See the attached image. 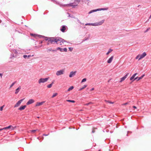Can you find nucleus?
I'll return each instance as SVG.
<instances>
[{
    "instance_id": "nucleus-1",
    "label": "nucleus",
    "mask_w": 151,
    "mask_h": 151,
    "mask_svg": "<svg viewBox=\"0 0 151 151\" xmlns=\"http://www.w3.org/2000/svg\"><path fill=\"white\" fill-rule=\"evenodd\" d=\"M54 39H55L53 40L52 38H47L46 40L50 42L51 43L54 44L56 43L57 44H59L61 45H62L64 42H65V40L63 38H58V40H57V38Z\"/></svg>"
},
{
    "instance_id": "nucleus-2",
    "label": "nucleus",
    "mask_w": 151,
    "mask_h": 151,
    "mask_svg": "<svg viewBox=\"0 0 151 151\" xmlns=\"http://www.w3.org/2000/svg\"><path fill=\"white\" fill-rule=\"evenodd\" d=\"M30 35L32 37L34 38H54V37H45L44 36L37 35L35 34H33L32 33H30ZM56 38H59L58 37H57Z\"/></svg>"
},
{
    "instance_id": "nucleus-3",
    "label": "nucleus",
    "mask_w": 151,
    "mask_h": 151,
    "mask_svg": "<svg viewBox=\"0 0 151 151\" xmlns=\"http://www.w3.org/2000/svg\"><path fill=\"white\" fill-rule=\"evenodd\" d=\"M147 55L146 52H143L142 54L138 55L135 58L136 59H138V60H139L142 58H143Z\"/></svg>"
},
{
    "instance_id": "nucleus-4",
    "label": "nucleus",
    "mask_w": 151,
    "mask_h": 151,
    "mask_svg": "<svg viewBox=\"0 0 151 151\" xmlns=\"http://www.w3.org/2000/svg\"><path fill=\"white\" fill-rule=\"evenodd\" d=\"M49 78H41L38 81V83H44L47 82Z\"/></svg>"
},
{
    "instance_id": "nucleus-5",
    "label": "nucleus",
    "mask_w": 151,
    "mask_h": 151,
    "mask_svg": "<svg viewBox=\"0 0 151 151\" xmlns=\"http://www.w3.org/2000/svg\"><path fill=\"white\" fill-rule=\"evenodd\" d=\"M64 72V69H62L60 70L57 71L56 73V75L57 76H59L63 74Z\"/></svg>"
},
{
    "instance_id": "nucleus-6",
    "label": "nucleus",
    "mask_w": 151,
    "mask_h": 151,
    "mask_svg": "<svg viewBox=\"0 0 151 151\" xmlns=\"http://www.w3.org/2000/svg\"><path fill=\"white\" fill-rule=\"evenodd\" d=\"M56 50H57H57H60V51L61 52H66L67 51V49L66 48H62L60 47H58L56 48Z\"/></svg>"
},
{
    "instance_id": "nucleus-7",
    "label": "nucleus",
    "mask_w": 151,
    "mask_h": 151,
    "mask_svg": "<svg viewBox=\"0 0 151 151\" xmlns=\"http://www.w3.org/2000/svg\"><path fill=\"white\" fill-rule=\"evenodd\" d=\"M24 98L20 99L19 101L17 103L15 104L14 106V107H17L24 100Z\"/></svg>"
},
{
    "instance_id": "nucleus-8",
    "label": "nucleus",
    "mask_w": 151,
    "mask_h": 151,
    "mask_svg": "<svg viewBox=\"0 0 151 151\" xmlns=\"http://www.w3.org/2000/svg\"><path fill=\"white\" fill-rule=\"evenodd\" d=\"M67 27L65 25H62L61 27L60 30L62 32H64L65 31Z\"/></svg>"
},
{
    "instance_id": "nucleus-9",
    "label": "nucleus",
    "mask_w": 151,
    "mask_h": 151,
    "mask_svg": "<svg viewBox=\"0 0 151 151\" xmlns=\"http://www.w3.org/2000/svg\"><path fill=\"white\" fill-rule=\"evenodd\" d=\"M16 128V126L13 127L12 125H9L8 127H4V129H10L12 130H13L14 129Z\"/></svg>"
},
{
    "instance_id": "nucleus-10",
    "label": "nucleus",
    "mask_w": 151,
    "mask_h": 151,
    "mask_svg": "<svg viewBox=\"0 0 151 151\" xmlns=\"http://www.w3.org/2000/svg\"><path fill=\"white\" fill-rule=\"evenodd\" d=\"M104 20H102L100 22H98L95 23V24H93V25H94L95 26H99L101 25L104 22Z\"/></svg>"
},
{
    "instance_id": "nucleus-11",
    "label": "nucleus",
    "mask_w": 151,
    "mask_h": 151,
    "mask_svg": "<svg viewBox=\"0 0 151 151\" xmlns=\"http://www.w3.org/2000/svg\"><path fill=\"white\" fill-rule=\"evenodd\" d=\"M47 51L48 52H49L51 51L54 52H57V50H56V49H55V50L52 49V48H47Z\"/></svg>"
},
{
    "instance_id": "nucleus-12",
    "label": "nucleus",
    "mask_w": 151,
    "mask_h": 151,
    "mask_svg": "<svg viewBox=\"0 0 151 151\" xmlns=\"http://www.w3.org/2000/svg\"><path fill=\"white\" fill-rule=\"evenodd\" d=\"M129 74L128 73H127L125 75L124 77H122L120 79V80L119 81V82L121 83L123 81H124L125 79L127 77L128 75Z\"/></svg>"
},
{
    "instance_id": "nucleus-13",
    "label": "nucleus",
    "mask_w": 151,
    "mask_h": 151,
    "mask_svg": "<svg viewBox=\"0 0 151 151\" xmlns=\"http://www.w3.org/2000/svg\"><path fill=\"white\" fill-rule=\"evenodd\" d=\"M76 71H72L70 73L69 76L70 78H71L74 76H75L76 74Z\"/></svg>"
},
{
    "instance_id": "nucleus-14",
    "label": "nucleus",
    "mask_w": 151,
    "mask_h": 151,
    "mask_svg": "<svg viewBox=\"0 0 151 151\" xmlns=\"http://www.w3.org/2000/svg\"><path fill=\"white\" fill-rule=\"evenodd\" d=\"M34 102L35 101L33 99H30L28 101L26 104L27 105H29L34 103Z\"/></svg>"
},
{
    "instance_id": "nucleus-15",
    "label": "nucleus",
    "mask_w": 151,
    "mask_h": 151,
    "mask_svg": "<svg viewBox=\"0 0 151 151\" xmlns=\"http://www.w3.org/2000/svg\"><path fill=\"white\" fill-rule=\"evenodd\" d=\"M145 75H143L139 77H137L134 79L133 81H134V80H137V81H138L140 80L141 79H142L143 78V77Z\"/></svg>"
},
{
    "instance_id": "nucleus-16",
    "label": "nucleus",
    "mask_w": 151,
    "mask_h": 151,
    "mask_svg": "<svg viewBox=\"0 0 151 151\" xmlns=\"http://www.w3.org/2000/svg\"><path fill=\"white\" fill-rule=\"evenodd\" d=\"M45 101H42L40 102H37V103L35 106H37L42 105L45 103Z\"/></svg>"
},
{
    "instance_id": "nucleus-17",
    "label": "nucleus",
    "mask_w": 151,
    "mask_h": 151,
    "mask_svg": "<svg viewBox=\"0 0 151 151\" xmlns=\"http://www.w3.org/2000/svg\"><path fill=\"white\" fill-rule=\"evenodd\" d=\"M114 56H111L107 60V63H111L112 62V60L113 59Z\"/></svg>"
},
{
    "instance_id": "nucleus-18",
    "label": "nucleus",
    "mask_w": 151,
    "mask_h": 151,
    "mask_svg": "<svg viewBox=\"0 0 151 151\" xmlns=\"http://www.w3.org/2000/svg\"><path fill=\"white\" fill-rule=\"evenodd\" d=\"M26 107V105L22 106L18 109L20 110H24L25 109Z\"/></svg>"
},
{
    "instance_id": "nucleus-19",
    "label": "nucleus",
    "mask_w": 151,
    "mask_h": 151,
    "mask_svg": "<svg viewBox=\"0 0 151 151\" xmlns=\"http://www.w3.org/2000/svg\"><path fill=\"white\" fill-rule=\"evenodd\" d=\"M21 89V87L19 86L15 90V93L17 94L20 91V90Z\"/></svg>"
},
{
    "instance_id": "nucleus-20",
    "label": "nucleus",
    "mask_w": 151,
    "mask_h": 151,
    "mask_svg": "<svg viewBox=\"0 0 151 151\" xmlns=\"http://www.w3.org/2000/svg\"><path fill=\"white\" fill-rule=\"evenodd\" d=\"M88 38H86V39L85 40H81V41H77V42H76V44H77V45H78V44H80L81 43H82L83 41H85V40H87Z\"/></svg>"
},
{
    "instance_id": "nucleus-21",
    "label": "nucleus",
    "mask_w": 151,
    "mask_h": 151,
    "mask_svg": "<svg viewBox=\"0 0 151 151\" xmlns=\"http://www.w3.org/2000/svg\"><path fill=\"white\" fill-rule=\"evenodd\" d=\"M137 74V73H135L130 78V80H132L133 79H134V78L135 76H136Z\"/></svg>"
},
{
    "instance_id": "nucleus-22",
    "label": "nucleus",
    "mask_w": 151,
    "mask_h": 151,
    "mask_svg": "<svg viewBox=\"0 0 151 151\" xmlns=\"http://www.w3.org/2000/svg\"><path fill=\"white\" fill-rule=\"evenodd\" d=\"M87 86V85H84L82 88H81L80 89H79V91H81L83 89H84Z\"/></svg>"
},
{
    "instance_id": "nucleus-23",
    "label": "nucleus",
    "mask_w": 151,
    "mask_h": 151,
    "mask_svg": "<svg viewBox=\"0 0 151 151\" xmlns=\"http://www.w3.org/2000/svg\"><path fill=\"white\" fill-rule=\"evenodd\" d=\"M98 10L97 9H96L92 10H91V11H90L89 12L88 14H91V13H92L93 12H96V11H98Z\"/></svg>"
},
{
    "instance_id": "nucleus-24",
    "label": "nucleus",
    "mask_w": 151,
    "mask_h": 151,
    "mask_svg": "<svg viewBox=\"0 0 151 151\" xmlns=\"http://www.w3.org/2000/svg\"><path fill=\"white\" fill-rule=\"evenodd\" d=\"M56 4L58 5H59L61 7L65 6L66 5H63L61 4L59 2H57Z\"/></svg>"
},
{
    "instance_id": "nucleus-25",
    "label": "nucleus",
    "mask_w": 151,
    "mask_h": 151,
    "mask_svg": "<svg viewBox=\"0 0 151 151\" xmlns=\"http://www.w3.org/2000/svg\"><path fill=\"white\" fill-rule=\"evenodd\" d=\"M108 8H100V9H97L98 11H101V10H106L108 9Z\"/></svg>"
},
{
    "instance_id": "nucleus-26",
    "label": "nucleus",
    "mask_w": 151,
    "mask_h": 151,
    "mask_svg": "<svg viewBox=\"0 0 151 151\" xmlns=\"http://www.w3.org/2000/svg\"><path fill=\"white\" fill-rule=\"evenodd\" d=\"M54 83L53 82H52L50 84H49L47 86V87L48 88H50L52 86V85H53V84Z\"/></svg>"
},
{
    "instance_id": "nucleus-27",
    "label": "nucleus",
    "mask_w": 151,
    "mask_h": 151,
    "mask_svg": "<svg viewBox=\"0 0 151 151\" xmlns=\"http://www.w3.org/2000/svg\"><path fill=\"white\" fill-rule=\"evenodd\" d=\"M95 24V23H87L86 24V25H92L93 26H95L94 25H93V24Z\"/></svg>"
},
{
    "instance_id": "nucleus-28",
    "label": "nucleus",
    "mask_w": 151,
    "mask_h": 151,
    "mask_svg": "<svg viewBox=\"0 0 151 151\" xmlns=\"http://www.w3.org/2000/svg\"><path fill=\"white\" fill-rule=\"evenodd\" d=\"M66 101L68 102H71L73 103H74L75 102V101L73 100H67Z\"/></svg>"
},
{
    "instance_id": "nucleus-29",
    "label": "nucleus",
    "mask_w": 151,
    "mask_h": 151,
    "mask_svg": "<svg viewBox=\"0 0 151 151\" xmlns=\"http://www.w3.org/2000/svg\"><path fill=\"white\" fill-rule=\"evenodd\" d=\"M112 50L111 49H109V50L108 52L106 53V54L107 55L109 54L110 52H111L112 51Z\"/></svg>"
},
{
    "instance_id": "nucleus-30",
    "label": "nucleus",
    "mask_w": 151,
    "mask_h": 151,
    "mask_svg": "<svg viewBox=\"0 0 151 151\" xmlns=\"http://www.w3.org/2000/svg\"><path fill=\"white\" fill-rule=\"evenodd\" d=\"M74 88V87L73 86H70L68 89V91H70L72 90Z\"/></svg>"
},
{
    "instance_id": "nucleus-31",
    "label": "nucleus",
    "mask_w": 151,
    "mask_h": 151,
    "mask_svg": "<svg viewBox=\"0 0 151 151\" xmlns=\"http://www.w3.org/2000/svg\"><path fill=\"white\" fill-rule=\"evenodd\" d=\"M16 81H14L13 83L12 84L10 85V88H11L16 83Z\"/></svg>"
},
{
    "instance_id": "nucleus-32",
    "label": "nucleus",
    "mask_w": 151,
    "mask_h": 151,
    "mask_svg": "<svg viewBox=\"0 0 151 151\" xmlns=\"http://www.w3.org/2000/svg\"><path fill=\"white\" fill-rule=\"evenodd\" d=\"M58 95V93H54L52 96V98H53L55 96H56Z\"/></svg>"
},
{
    "instance_id": "nucleus-33",
    "label": "nucleus",
    "mask_w": 151,
    "mask_h": 151,
    "mask_svg": "<svg viewBox=\"0 0 151 151\" xmlns=\"http://www.w3.org/2000/svg\"><path fill=\"white\" fill-rule=\"evenodd\" d=\"M150 29V27H148L147 29L145 30L144 32V33H146V32H147Z\"/></svg>"
},
{
    "instance_id": "nucleus-34",
    "label": "nucleus",
    "mask_w": 151,
    "mask_h": 151,
    "mask_svg": "<svg viewBox=\"0 0 151 151\" xmlns=\"http://www.w3.org/2000/svg\"><path fill=\"white\" fill-rule=\"evenodd\" d=\"M105 101L106 102H107L109 104H114V102H111V101H107V100H105Z\"/></svg>"
},
{
    "instance_id": "nucleus-35",
    "label": "nucleus",
    "mask_w": 151,
    "mask_h": 151,
    "mask_svg": "<svg viewBox=\"0 0 151 151\" xmlns=\"http://www.w3.org/2000/svg\"><path fill=\"white\" fill-rule=\"evenodd\" d=\"M86 81V78H84L82 80L81 82L83 83V82H85Z\"/></svg>"
},
{
    "instance_id": "nucleus-36",
    "label": "nucleus",
    "mask_w": 151,
    "mask_h": 151,
    "mask_svg": "<svg viewBox=\"0 0 151 151\" xmlns=\"http://www.w3.org/2000/svg\"><path fill=\"white\" fill-rule=\"evenodd\" d=\"M4 106H3L0 107V111H2L3 110V108H4Z\"/></svg>"
},
{
    "instance_id": "nucleus-37",
    "label": "nucleus",
    "mask_w": 151,
    "mask_h": 151,
    "mask_svg": "<svg viewBox=\"0 0 151 151\" xmlns=\"http://www.w3.org/2000/svg\"><path fill=\"white\" fill-rule=\"evenodd\" d=\"M73 48L72 47H69V50L70 51H72L73 50Z\"/></svg>"
},
{
    "instance_id": "nucleus-38",
    "label": "nucleus",
    "mask_w": 151,
    "mask_h": 151,
    "mask_svg": "<svg viewBox=\"0 0 151 151\" xmlns=\"http://www.w3.org/2000/svg\"><path fill=\"white\" fill-rule=\"evenodd\" d=\"M37 130H32L31 131V132L32 133H34Z\"/></svg>"
},
{
    "instance_id": "nucleus-39",
    "label": "nucleus",
    "mask_w": 151,
    "mask_h": 151,
    "mask_svg": "<svg viewBox=\"0 0 151 151\" xmlns=\"http://www.w3.org/2000/svg\"><path fill=\"white\" fill-rule=\"evenodd\" d=\"M73 3H71L70 4V6H73V7H74V6H77V5H73Z\"/></svg>"
},
{
    "instance_id": "nucleus-40",
    "label": "nucleus",
    "mask_w": 151,
    "mask_h": 151,
    "mask_svg": "<svg viewBox=\"0 0 151 151\" xmlns=\"http://www.w3.org/2000/svg\"><path fill=\"white\" fill-rule=\"evenodd\" d=\"M13 51L14 52H15L16 53H17V51H16V50L15 49H13Z\"/></svg>"
},
{
    "instance_id": "nucleus-41",
    "label": "nucleus",
    "mask_w": 151,
    "mask_h": 151,
    "mask_svg": "<svg viewBox=\"0 0 151 151\" xmlns=\"http://www.w3.org/2000/svg\"><path fill=\"white\" fill-rule=\"evenodd\" d=\"M14 57V54H11V57L10 58H12V57Z\"/></svg>"
},
{
    "instance_id": "nucleus-42",
    "label": "nucleus",
    "mask_w": 151,
    "mask_h": 151,
    "mask_svg": "<svg viewBox=\"0 0 151 151\" xmlns=\"http://www.w3.org/2000/svg\"><path fill=\"white\" fill-rule=\"evenodd\" d=\"M27 57V55H23V57L25 58H26Z\"/></svg>"
},
{
    "instance_id": "nucleus-43",
    "label": "nucleus",
    "mask_w": 151,
    "mask_h": 151,
    "mask_svg": "<svg viewBox=\"0 0 151 151\" xmlns=\"http://www.w3.org/2000/svg\"><path fill=\"white\" fill-rule=\"evenodd\" d=\"M33 55H28V56H27V57L28 58H29V57H30L31 56H33Z\"/></svg>"
},
{
    "instance_id": "nucleus-44",
    "label": "nucleus",
    "mask_w": 151,
    "mask_h": 151,
    "mask_svg": "<svg viewBox=\"0 0 151 151\" xmlns=\"http://www.w3.org/2000/svg\"><path fill=\"white\" fill-rule=\"evenodd\" d=\"M91 102H90V103H88L86 104V105L88 106V105H89L90 104H91Z\"/></svg>"
},
{
    "instance_id": "nucleus-45",
    "label": "nucleus",
    "mask_w": 151,
    "mask_h": 151,
    "mask_svg": "<svg viewBox=\"0 0 151 151\" xmlns=\"http://www.w3.org/2000/svg\"><path fill=\"white\" fill-rule=\"evenodd\" d=\"M48 135H49V134H43V136H48Z\"/></svg>"
},
{
    "instance_id": "nucleus-46",
    "label": "nucleus",
    "mask_w": 151,
    "mask_h": 151,
    "mask_svg": "<svg viewBox=\"0 0 151 151\" xmlns=\"http://www.w3.org/2000/svg\"><path fill=\"white\" fill-rule=\"evenodd\" d=\"M94 90V88H92L90 90V91H92L93 90Z\"/></svg>"
},
{
    "instance_id": "nucleus-47",
    "label": "nucleus",
    "mask_w": 151,
    "mask_h": 151,
    "mask_svg": "<svg viewBox=\"0 0 151 151\" xmlns=\"http://www.w3.org/2000/svg\"><path fill=\"white\" fill-rule=\"evenodd\" d=\"M133 108H134V109H137V107L135 106H133Z\"/></svg>"
},
{
    "instance_id": "nucleus-48",
    "label": "nucleus",
    "mask_w": 151,
    "mask_h": 151,
    "mask_svg": "<svg viewBox=\"0 0 151 151\" xmlns=\"http://www.w3.org/2000/svg\"><path fill=\"white\" fill-rule=\"evenodd\" d=\"M3 129H4V128L0 129V131H1Z\"/></svg>"
},
{
    "instance_id": "nucleus-49",
    "label": "nucleus",
    "mask_w": 151,
    "mask_h": 151,
    "mask_svg": "<svg viewBox=\"0 0 151 151\" xmlns=\"http://www.w3.org/2000/svg\"><path fill=\"white\" fill-rule=\"evenodd\" d=\"M95 132V130H94L93 129L92 131V133H94Z\"/></svg>"
},
{
    "instance_id": "nucleus-50",
    "label": "nucleus",
    "mask_w": 151,
    "mask_h": 151,
    "mask_svg": "<svg viewBox=\"0 0 151 151\" xmlns=\"http://www.w3.org/2000/svg\"><path fill=\"white\" fill-rule=\"evenodd\" d=\"M2 73H0V76H1V77H2Z\"/></svg>"
},
{
    "instance_id": "nucleus-51",
    "label": "nucleus",
    "mask_w": 151,
    "mask_h": 151,
    "mask_svg": "<svg viewBox=\"0 0 151 151\" xmlns=\"http://www.w3.org/2000/svg\"><path fill=\"white\" fill-rule=\"evenodd\" d=\"M106 132H108L109 131V130H106Z\"/></svg>"
},
{
    "instance_id": "nucleus-52",
    "label": "nucleus",
    "mask_w": 151,
    "mask_h": 151,
    "mask_svg": "<svg viewBox=\"0 0 151 151\" xmlns=\"http://www.w3.org/2000/svg\"><path fill=\"white\" fill-rule=\"evenodd\" d=\"M151 17V14L150 15V18Z\"/></svg>"
},
{
    "instance_id": "nucleus-53",
    "label": "nucleus",
    "mask_w": 151,
    "mask_h": 151,
    "mask_svg": "<svg viewBox=\"0 0 151 151\" xmlns=\"http://www.w3.org/2000/svg\"><path fill=\"white\" fill-rule=\"evenodd\" d=\"M42 43V42H41L40 43Z\"/></svg>"
},
{
    "instance_id": "nucleus-54",
    "label": "nucleus",
    "mask_w": 151,
    "mask_h": 151,
    "mask_svg": "<svg viewBox=\"0 0 151 151\" xmlns=\"http://www.w3.org/2000/svg\"><path fill=\"white\" fill-rule=\"evenodd\" d=\"M37 118H39V117H37Z\"/></svg>"
}]
</instances>
